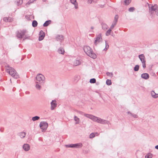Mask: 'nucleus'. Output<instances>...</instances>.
<instances>
[{
  "mask_svg": "<svg viewBox=\"0 0 158 158\" xmlns=\"http://www.w3.org/2000/svg\"><path fill=\"white\" fill-rule=\"evenodd\" d=\"M5 67L6 68V72L8 73L13 77L16 79L19 78V75L14 69L10 66L9 65L7 64H6V65H5Z\"/></svg>",
  "mask_w": 158,
  "mask_h": 158,
  "instance_id": "nucleus-1",
  "label": "nucleus"
},
{
  "mask_svg": "<svg viewBox=\"0 0 158 158\" xmlns=\"http://www.w3.org/2000/svg\"><path fill=\"white\" fill-rule=\"evenodd\" d=\"M83 49L84 52L89 56L93 59L97 57V55L94 52L92 49L88 46H84Z\"/></svg>",
  "mask_w": 158,
  "mask_h": 158,
  "instance_id": "nucleus-2",
  "label": "nucleus"
},
{
  "mask_svg": "<svg viewBox=\"0 0 158 158\" xmlns=\"http://www.w3.org/2000/svg\"><path fill=\"white\" fill-rule=\"evenodd\" d=\"M36 78L37 81L36 83L37 84L42 85L45 82V77L41 74H37L36 76Z\"/></svg>",
  "mask_w": 158,
  "mask_h": 158,
  "instance_id": "nucleus-3",
  "label": "nucleus"
},
{
  "mask_svg": "<svg viewBox=\"0 0 158 158\" xmlns=\"http://www.w3.org/2000/svg\"><path fill=\"white\" fill-rule=\"evenodd\" d=\"M27 32V31L26 30H21L19 31H18L16 32V36L18 39L21 40L25 35V34Z\"/></svg>",
  "mask_w": 158,
  "mask_h": 158,
  "instance_id": "nucleus-4",
  "label": "nucleus"
},
{
  "mask_svg": "<svg viewBox=\"0 0 158 158\" xmlns=\"http://www.w3.org/2000/svg\"><path fill=\"white\" fill-rule=\"evenodd\" d=\"M102 34L101 33H100L96 35V37L94 38L95 41L94 42V44L96 46H97L98 43L102 42Z\"/></svg>",
  "mask_w": 158,
  "mask_h": 158,
  "instance_id": "nucleus-5",
  "label": "nucleus"
},
{
  "mask_svg": "<svg viewBox=\"0 0 158 158\" xmlns=\"http://www.w3.org/2000/svg\"><path fill=\"white\" fill-rule=\"evenodd\" d=\"M82 146V144L81 143L75 144H70L65 145V146L66 148H81Z\"/></svg>",
  "mask_w": 158,
  "mask_h": 158,
  "instance_id": "nucleus-6",
  "label": "nucleus"
},
{
  "mask_svg": "<svg viewBox=\"0 0 158 158\" xmlns=\"http://www.w3.org/2000/svg\"><path fill=\"white\" fill-rule=\"evenodd\" d=\"M48 126V124L46 122H41L40 124V127L42 130V132L45 131L47 129Z\"/></svg>",
  "mask_w": 158,
  "mask_h": 158,
  "instance_id": "nucleus-7",
  "label": "nucleus"
},
{
  "mask_svg": "<svg viewBox=\"0 0 158 158\" xmlns=\"http://www.w3.org/2000/svg\"><path fill=\"white\" fill-rule=\"evenodd\" d=\"M95 122L103 124L109 125L110 124V123L109 121L103 119L98 117H97Z\"/></svg>",
  "mask_w": 158,
  "mask_h": 158,
  "instance_id": "nucleus-8",
  "label": "nucleus"
},
{
  "mask_svg": "<svg viewBox=\"0 0 158 158\" xmlns=\"http://www.w3.org/2000/svg\"><path fill=\"white\" fill-rule=\"evenodd\" d=\"M148 4L149 9V10H151V12L152 13V11L156 10L158 9V6L156 4H155L154 6L151 5V4Z\"/></svg>",
  "mask_w": 158,
  "mask_h": 158,
  "instance_id": "nucleus-9",
  "label": "nucleus"
},
{
  "mask_svg": "<svg viewBox=\"0 0 158 158\" xmlns=\"http://www.w3.org/2000/svg\"><path fill=\"white\" fill-rule=\"evenodd\" d=\"M39 40L40 41L44 39L45 33L42 30H41L39 34Z\"/></svg>",
  "mask_w": 158,
  "mask_h": 158,
  "instance_id": "nucleus-10",
  "label": "nucleus"
},
{
  "mask_svg": "<svg viewBox=\"0 0 158 158\" xmlns=\"http://www.w3.org/2000/svg\"><path fill=\"white\" fill-rule=\"evenodd\" d=\"M51 109L52 110H53L57 106L56 101L55 100H53L51 103Z\"/></svg>",
  "mask_w": 158,
  "mask_h": 158,
  "instance_id": "nucleus-11",
  "label": "nucleus"
},
{
  "mask_svg": "<svg viewBox=\"0 0 158 158\" xmlns=\"http://www.w3.org/2000/svg\"><path fill=\"white\" fill-rule=\"evenodd\" d=\"M85 116L88 118H89L92 120L94 122L96 121L97 118V117H96L92 115L89 114H86Z\"/></svg>",
  "mask_w": 158,
  "mask_h": 158,
  "instance_id": "nucleus-12",
  "label": "nucleus"
},
{
  "mask_svg": "<svg viewBox=\"0 0 158 158\" xmlns=\"http://www.w3.org/2000/svg\"><path fill=\"white\" fill-rule=\"evenodd\" d=\"M141 77L145 80H147L149 78V76L148 73H143L141 74Z\"/></svg>",
  "mask_w": 158,
  "mask_h": 158,
  "instance_id": "nucleus-13",
  "label": "nucleus"
},
{
  "mask_svg": "<svg viewBox=\"0 0 158 158\" xmlns=\"http://www.w3.org/2000/svg\"><path fill=\"white\" fill-rule=\"evenodd\" d=\"M23 148L25 151H27L30 149V147L28 144H24L23 146Z\"/></svg>",
  "mask_w": 158,
  "mask_h": 158,
  "instance_id": "nucleus-14",
  "label": "nucleus"
},
{
  "mask_svg": "<svg viewBox=\"0 0 158 158\" xmlns=\"http://www.w3.org/2000/svg\"><path fill=\"white\" fill-rule=\"evenodd\" d=\"M139 57L141 62L146 61L145 57L143 54H141L139 55Z\"/></svg>",
  "mask_w": 158,
  "mask_h": 158,
  "instance_id": "nucleus-15",
  "label": "nucleus"
},
{
  "mask_svg": "<svg viewBox=\"0 0 158 158\" xmlns=\"http://www.w3.org/2000/svg\"><path fill=\"white\" fill-rule=\"evenodd\" d=\"M71 2L74 5V7L75 9L78 8V5L76 2V0H70Z\"/></svg>",
  "mask_w": 158,
  "mask_h": 158,
  "instance_id": "nucleus-16",
  "label": "nucleus"
},
{
  "mask_svg": "<svg viewBox=\"0 0 158 158\" xmlns=\"http://www.w3.org/2000/svg\"><path fill=\"white\" fill-rule=\"evenodd\" d=\"M57 52L59 54H64V50L63 48H60L58 49Z\"/></svg>",
  "mask_w": 158,
  "mask_h": 158,
  "instance_id": "nucleus-17",
  "label": "nucleus"
},
{
  "mask_svg": "<svg viewBox=\"0 0 158 158\" xmlns=\"http://www.w3.org/2000/svg\"><path fill=\"white\" fill-rule=\"evenodd\" d=\"M51 22V21L50 20H48L46 21L44 23L43 26L44 27H47L50 24Z\"/></svg>",
  "mask_w": 158,
  "mask_h": 158,
  "instance_id": "nucleus-18",
  "label": "nucleus"
},
{
  "mask_svg": "<svg viewBox=\"0 0 158 158\" xmlns=\"http://www.w3.org/2000/svg\"><path fill=\"white\" fill-rule=\"evenodd\" d=\"M152 97L154 98L158 97V94H156L154 91H152L151 92Z\"/></svg>",
  "mask_w": 158,
  "mask_h": 158,
  "instance_id": "nucleus-19",
  "label": "nucleus"
},
{
  "mask_svg": "<svg viewBox=\"0 0 158 158\" xmlns=\"http://www.w3.org/2000/svg\"><path fill=\"white\" fill-rule=\"evenodd\" d=\"M18 135L20 136L21 138H24L26 136V133L24 132H22L19 133Z\"/></svg>",
  "mask_w": 158,
  "mask_h": 158,
  "instance_id": "nucleus-20",
  "label": "nucleus"
},
{
  "mask_svg": "<svg viewBox=\"0 0 158 158\" xmlns=\"http://www.w3.org/2000/svg\"><path fill=\"white\" fill-rule=\"evenodd\" d=\"M102 29L104 30H106L108 28V26L104 23H102Z\"/></svg>",
  "mask_w": 158,
  "mask_h": 158,
  "instance_id": "nucleus-21",
  "label": "nucleus"
},
{
  "mask_svg": "<svg viewBox=\"0 0 158 158\" xmlns=\"http://www.w3.org/2000/svg\"><path fill=\"white\" fill-rule=\"evenodd\" d=\"M127 113L128 114H130L131 116L133 117L134 118H137L138 117V116L137 114H133L130 111H127Z\"/></svg>",
  "mask_w": 158,
  "mask_h": 158,
  "instance_id": "nucleus-22",
  "label": "nucleus"
},
{
  "mask_svg": "<svg viewBox=\"0 0 158 158\" xmlns=\"http://www.w3.org/2000/svg\"><path fill=\"white\" fill-rule=\"evenodd\" d=\"M96 135H98V132L92 133L90 134L89 136V137L90 139H92Z\"/></svg>",
  "mask_w": 158,
  "mask_h": 158,
  "instance_id": "nucleus-23",
  "label": "nucleus"
},
{
  "mask_svg": "<svg viewBox=\"0 0 158 158\" xmlns=\"http://www.w3.org/2000/svg\"><path fill=\"white\" fill-rule=\"evenodd\" d=\"M32 25L33 27H36L38 25L37 21L36 20H34L32 22Z\"/></svg>",
  "mask_w": 158,
  "mask_h": 158,
  "instance_id": "nucleus-24",
  "label": "nucleus"
},
{
  "mask_svg": "<svg viewBox=\"0 0 158 158\" xmlns=\"http://www.w3.org/2000/svg\"><path fill=\"white\" fill-rule=\"evenodd\" d=\"M16 4L17 6L21 5L23 2V0H16Z\"/></svg>",
  "mask_w": 158,
  "mask_h": 158,
  "instance_id": "nucleus-25",
  "label": "nucleus"
},
{
  "mask_svg": "<svg viewBox=\"0 0 158 158\" xmlns=\"http://www.w3.org/2000/svg\"><path fill=\"white\" fill-rule=\"evenodd\" d=\"M40 118V117L37 116H35L32 118V120H33V121H34L36 120H38Z\"/></svg>",
  "mask_w": 158,
  "mask_h": 158,
  "instance_id": "nucleus-26",
  "label": "nucleus"
},
{
  "mask_svg": "<svg viewBox=\"0 0 158 158\" xmlns=\"http://www.w3.org/2000/svg\"><path fill=\"white\" fill-rule=\"evenodd\" d=\"M139 65H136L134 68V70L135 71H138L139 70Z\"/></svg>",
  "mask_w": 158,
  "mask_h": 158,
  "instance_id": "nucleus-27",
  "label": "nucleus"
},
{
  "mask_svg": "<svg viewBox=\"0 0 158 158\" xmlns=\"http://www.w3.org/2000/svg\"><path fill=\"white\" fill-rule=\"evenodd\" d=\"M111 31V29L110 28L109 29L106 33V36H108L110 35Z\"/></svg>",
  "mask_w": 158,
  "mask_h": 158,
  "instance_id": "nucleus-28",
  "label": "nucleus"
},
{
  "mask_svg": "<svg viewBox=\"0 0 158 158\" xmlns=\"http://www.w3.org/2000/svg\"><path fill=\"white\" fill-rule=\"evenodd\" d=\"M74 120L76 121V124H78L79 123V119L76 116H75L74 117Z\"/></svg>",
  "mask_w": 158,
  "mask_h": 158,
  "instance_id": "nucleus-29",
  "label": "nucleus"
},
{
  "mask_svg": "<svg viewBox=\"0 0 158 158\" xmlns=\"http://www.w3.org/2000/svg\"><path fill=\"white\" fill-rule=\"evenodd\" d=\"M152 154L151 153H149L148 155L145 156V158H152Z\"/></svg>",
  "mask_w": 158,
  "mask_h": 158,
  "instance_id": "nucleus-30",
  "label": "nucleus"
},
{
  "mask_svg": "<svg viewBox=\"0 0 158 158\" xmlns=\"http://www.w3.org/2000/svg\"><path fill=\"white\" fill-rule=\"evenodd\" d=\"M106 83L107 85H111L112 82L111 80L107 79L106 81Z\"/></svg>",
  "mask_w": 158,
  "mask_h": 158,
  "instance_id": "nucleus-31",
  "label": "nucleus"
},
{
  "mask_svg": "<svg viewBox=\"0 0 158 158\" xmlns=\"http://www.w3.org/2000/svg\"><path fill=\"white\" fill-rule=\"evenodd\" d=\"M81 64V62L80 60H76L74 64L76 66L80 64Z\"/></svg>",
  "mask_w": 158,
  "mask_h": 158,
  "instance_id": "nucleus-32",
  "label": "nucleus"
},
{
  "mask_svg": "<svg viewBox=\"0 0 158 158\" xmlns=\"http://www.w3.org/2000/svg\"><path fill=\"white\" fill-rule=\"evenodd\" d=\"M131 0H125L124 1L126 5H128L131 2Z\"/></svg>",
  "mask_w": 158,
  "mask_h": 158,
  "instance_id": "nucleus-33",
  "label": "nucleus"
},
{
  "mask_svg": "<svg viewBox=\"0 0 158 158\" xmlns=\"http://www.w3.org/2000/svg\"><path fill=\"white\" fill-rule=\"evenodd\" d=\"M96 82V80L95 78H93L90 79L89 81V82L91 83H94Z\"/></svg>",
  "mask_w": 158,
  "mask_h": 158,
  "instance_id": "nucleus-34",
  "label": "nucleus"
},
{
  "mask_svg": "<svg viewBox=\"0 0 158 158\" xmlns=\"http://www.w3.org/2000/svg\"><path fill=\"white\" fill-rule=\"evenodd\" d=\"M36 0H30L26 4L27 6H28V5H29L31 3H33Z\"/></svg>",
  "mask_w": 158,
  "mask_h": 158,
  "instance_id": "nucleus-35",
  "label": "nucleus"
},
{
  "mask_svg": "<svg viewBox=\"0 0 158 158\" xmlns=\"http://www.w3.org/2000/svg\"><path fill=\"white\" fill-rule=\"evenodd\" d=\"M56 39L57 40H62L63 39V36L62 35H59L56 36Z\"/></svg>",
  "mask_w": 158,
  "mask_h": 158,
  "instance_id": "nucleus-36",
  "label": "nucleus"
},
{
  "mask_svg": "<svg viewBox=\"0 0 158 158\" xmlns=\"http://www.w3.org/2000/svg\"><path fill=\"white\" fill-rule=\"evenodd\" d=\"M106 74L107 76H109L111 77H112L113 75V73H110L107 72L106 73Z\"/></svg>",
  "mask_w": 158,
  "mask_h": 158,
  "instance_id": "nucleus-37",
  "label": "nucleus"
},
{
  "mask_svg": "<svg viewBox=\"0 0 158 158\" xmlns=\"http://www.w3.org/2000/svg\"><path fill=\"white\" fill-rule=\"evenodd\" d=\"M8 22H11L13 21V19L10 17L7 18Z\"/></svg>",
  "mask_w": 158,
  "mask_h": 158,
  "instance_id": "nucleus-38",
  "label": "nucleus"
},
{
  "mask_svg": "<svg viewBox=\"0 0 158 158\" xmlns=\"http://www.w3.org/2000/svg\"><path fill=\"white\" fill-rule=\"evenodd\" d=\"M135 8L134 7H131L129 9L128 11L129 12H133L135 10Z\"/></svg>",
  "mask_w": 158,
  "mask_h": 158,
  "instance_id": "nucleus-39",
  "label": "nucleus"
},
{
  "mask_svg": "<svg viewBox=\"0 0 158 158\" xmlns=\"http://www.w3.org/2000/svg\"><path fill=\"white\" fill-rule=\"evenodd\" d=\"M35 87L36 88L38 89L39 90L40 89H41V86L39 84H37L35 85Z\"/></svg>",
  "mask_w": 158,
  "mask_h": 158,
  "instance_id": "nucleus-40",
  "label": "nucleus"
},
{
  "mask_svg": "<svg viewBox=\"0 0 158 158\" xmlns=\"http://www.w3.org/2000/svg\"><path fill=\"white\" fill-rule=\"evenodd\" d=\"M118 15H116L114 16V21H118Z\"/></svg>",
  "mask_w": 158,
  "mask_h": 158,
  "instance_id": "nucleus-41",
  "label": "nucleus"
},
{
  "mask_svg": "<svg viewBox=\"0 0 158 158\" xmlns=\"http://www.w3.org/2000/svg\"><path fill=\"white\" fill-rule=\"evenodd\" d=\"M30 38V36H27V35H25V36H24V38L23 39V40H24L26 39H29Z\"/></svg>",
  "mask_w": 158,
  "mask_h": 158,
  "instance_id": "nucleus-42",
  "label": "nucleus"
},
{
  "mask_svg": "<svg viewBox=\"0 0 158 158\" xmlns=\"http://www.w3.org/2000/svg\"><path fill=\"white\" fill-rule=\"evenodd\" d=\"M146 61L142 62V66L143 69H145L146 67Z\"/></svg>",
  "mask_w": 158,
  "mask_h": 158,
  "instance_id": "nucleus-43",
  "label": "nucleus"
},
{
  "mask_svg": "<svg viewBox=\"0 0 158 158\" xmlns=\"http://www.w3.org/2000/svg\"><path fill=\"white\" fill-rule=\"evenodd\" d=\"M105 42H106V47H106V50H107L109 48V45L108 44L106 43V40Z\"/></svg>",
  "mask_w": 158,
  "mask_h": 158,
  "instance_id": "nucleus-44",
  "label": "nucleus"
},
{
  "mask_svg": "<svg viewBox=\"0 0 158 158\" xmlns=\"http://www.w3.org/2000/svg\"><path fill=\"white\" fill-rule=\"evenodd\" d=\"M3 20L4 21H5V22L7 23L8 22L7 21V17H4L3 18Z\"/></svg>",
  "mask_w": 158,
  "mask_h": 158,
  "instance_id": "nucleus-45",
  "label": "nucleus"
},
{
  "mask_svg": "<svg viewBox=\"0 0 158 158\" xmlns=\"http://www.w3.org/2000/svg\"><path fill=\"white\" fill-rule=\"evenodd\" d=\"M115 25H114V24L113 23H112L111 25V26L110 27V29H111V30L112 29L114 28V27L115 26Z\"/></svg>",
  "mask_w": 158,
  "mask_h": 158,
  "instance_id": "nucleus-46",
  "label": "nucleus"
},
{
  "mask_svg": "<svg viewBox=\"0 0 158 158\" xmlns=\"http://www.w3.org/2000/svg\"><path fill=\"white\" fill-rule=\"evenodd\" d=\"M93 0H88L87 1L88 3L91 4L92 3Z\"/></svg>",
  "mask_w": 158,
  "mask_h": 158,
  "instance_id": "nucleus-47",
  "label": "nucleus"
},
{
  "mask_svg": "<svg viewBox=\"0 0 158 158\" xmlns=\"http://www.w3.org/2000/svg\"><path fill=\"white\" fill-rule=\"evenodd\" d=\"M118 21H114L112 23L114 24V25H116Z\"/></svg>",
  "mask_w": 158,
  "mask_h": 158,
  "instance_id": "nucleus-48",
  "label": "nucleus"
},
{
  "mask_svg": "<svg viewBox=\"0 0 158 158\" xmlns=\"http://www.w3.org/2000/svg\"><path fill=\"white\" fill-rule=\"evenodd\" d=\"M155 11V12L156 15L157 16H158V9L156 10Z\"/></svg>",
  "mask_w": 158,
  "mask_h": 158,
  "instance_id": "nucleus-49",
  "label": "nucleus"
},
{
  "mask_svg": "<svg viewBox=\"0 0 158 158\" xmlns=\"http://www.w3.org/2000/svg\"><path fill=\"white\" fill-rule=\"evenodd\" d=\"M25 18H26L27 19H30V17H29V16H27V15H26V16H25Z\"/></svg>",
  "mask_w": 158,
  "mask_h": 158,
  "instance_id": "nucleus-50",
  "label": "nucleus"
},
{
  "mask_svg": "<svg viewBox=\"0 0 158 158\" xmlns=\"http://www.w3.org/2000/svg\"><path fill=\"white\" fill-rule=\"evenodd\" d=\"M155 148L157 150H158V145H156L155 147Z\"/></svg>",
  "mask_w": 158,
  "mask_h": 158,
  "instance_id": "nucleus-51",
  "label": "nucleus"
},
{
  "mask_svg": "<svg viewBox=\"0 0 158 158\" xmlns=\"http://www.w3.org/2000/svg\"><path fill=\"white\" fill-rule=\"evenodd\" d=\"M0 131L1 132H3V129H2V128L0 129Z\"/></svg>",
  "mask_w": 158,
  "mask_h": 158,
  "instance_id": "nucleus-52",
  "label": "nucleus"
},
{
  "mask_svg": "<svg viewBox=\"0 0 158 158\" xmlns=\"http://www.w3.org/2000/svg\"><path fill=\"white\" fill-rule=\"evenodd\" d=\"M94 29V27H91V29L93 30Z\"/></svg>",
  "mask_w": 158,
  "mask_h": 158,
  "instance_id": "nucleus-53",
  "label": "nucleus"
},
{
  "mask_svg": "<svg viewBox=\"0 0 158 158\" xmlns=\"http://www.w3.org/2000/svg\"><path fill=\"white\" fill-rule=\"evenodd\" d=\"M103 6H104L103 5H101L100 7H101L102 8L103 7Z\"/></svg>",
  "mask_w": 158,
  "mask_h": 158,
  "instance_id": "nucleus-54",
  "label": "nucleus"
},
{
  "mask_svg": "<svg viewBox=\"0 0 158 158\" xmlns=\"http://www.w3.org/2000/svg\"><path fill=\"white\" fill-rule=\"evenodd\" d=\"M104 50L106 51V48L104 49Z\"/></svg>",
  "mask_w": 158,
  "mask_h": 158,
  "instance_id": "nucleus-55",
  "label": "nucleus"
}]
</instances>
